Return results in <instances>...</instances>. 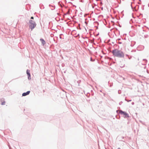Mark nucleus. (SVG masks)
Returning <instances> with one entry per match:
<instances>
[{
	"label": "nucleus",
	"mask_w": 149,
	"mask_h": 149,
	"mask_svg": "<svg viewBox=\"0 0 149 149\" xmlns=\"http://www.w3.org/2000/svg\"><path fill=\"white\" fill-rule=\"evenodd\" d=\"M111 52L114 56L120 58L124 57V54L123 52L121 50L118 49H115L113 50Z\"/></svg>",
	"instance_id": "1"
},
{
	"label": "nucleus",
	"mask_w": 149,
	"mask_h": 149,
	"mask_svg": "<svg viewBox=\"0 0 149 149\" xmlns=\"http://www.w3.org/2000/svg\"><path fill=\"white\" fill-rule=\"evenodd\" d=\"M29 27L30 28L31 30H32L36 26V24L35 22L32 20H30L29 21Z\"/></svg>",
	"instance_id": "2"
},
{
	"label": "nucleus",
	"mask_w": 149,
	"mask_h": 149,
	"mask_svg": "<svg viewBox=\"0 0 149 149\" xmlns=\"http://www.w3.org/2000/svg\"><path fill=\"white\" fill-rule=\"evenodd\" d=\"M119 113L121 115H123L125 116V118H128L129 117L128 114L126 112L123 111L122 110L119 111Z\"/></svg>",
	"instance_id": "3"
},
{
	"label": "nucleus",
	"mask_w": 149,
	"mask_h": 149,
	"mask_svg": "<svg viewBox=\"0 0 149 149\" xmlns=\"http://www.w3.org/2000/svg\"><path fill=\"white\" fill-rule=\"evenodd\" d=\"M30 91H27L26 93H23L22 94V96H25L29 94V93H30Z\"/></svg>",
	"instance_id": "4"
},
{
	"label": "nucleus",
	"mask_w": 149,
	"mask_h": 149,
	"mask_svg": "<svg viewBox=\"0 0 149 149\" xmlns=\"http://www.w3.org/2000/svg\"><path fill=\"white\" fill-rule=\"evenodd\" d=\"M40 41L42 43L43 45H44L46 43L45 41L43 39L41 38L40 39Z\"/></svg>",
	"instance_id": "5"
},
{
	"label": "nucleus",
	"mask_w": 149,
	"mask_h": 149,
	"mask_svg": "<svg viewBox=\"0 0 149 149\" xmlns=\"http://www.w3.org/2000/svg\"><path fill=\"white\" fill-rule=\"evenodd\" d=\"M30 71L28 70H27L26 71V73L28 75H30V73H29Z\"/></svg>",
	"instance_id": "6"
},
{
	"label": "nucleus",
	"mask_w": 149,
	"mask_h": 149,
	"mask_svg": "<svg viewBox=\"0 0 149 149\" xmlns=\"http://www.w3.org/2000/svg\"><path fill=\"white\" fill-rule=\"evenodd\" d=\"M67 10H68V11L66 13V15H69L70 14V11H69V9L68 8L67 9Z\"/></svg>",
	"instance_id": "7"
},
{
	"label": "nucleus",
	"mask_w": 149,
	"mask_h": 149,
	"mask_svg": "<svg viewBox=\"0 0 149 149\" xmlns=\"http://www.w3.org/2000/svg\"><path fill=\"white\" fill-rule=\"evenodd\" d=\"M28 79H31V75L30 74V75H28Z\"/></svg>",
	"instance_id": "8"
},
{
	"label": "nucleus",
	"mask_w": 149,
	"mask_h": 149,
	"mask_svg": "<svg viewBox=\"0 0 149 149\" xmlns=\"http://www.w3.org/2000/svg\"><path fill=\"white\" fill-rule=\"evenodd\" d=\"M5 102H2L1 103V105H4V104H5Z\"/></svg>",
	"instance_id": "9"
},
{
	"label": "nucleus",
	"mask_w": 149,
	"mask_h": 149,
	"mask_svg": "<svg viewBox=\"0 0 149 149\" xmlns=\"http://www.w3.org/2000/svg\"><path fill=\"white\" fill-rule=\"evenodd\" d=\"M131 100H129L128 101H127H127L128 102H130V101H131Z\"/></svg>",
	"instance_id": "10"
},
{
	"label": "nucleus",
	"mask_w": 149,
	"mask_h": 149,
	"mask_svg": "<svg viewBox=\"0 0 149 149\" xmlns=\"http://www.w3.org/2000/svg\"><path fill=\"white\" fill-rule=\"evenodd\" d=\"M31 19H33V17H31Z\"/></svg>",
	"instance_id": "11"
},
{
	"label": "nucleus",
	"mask_w": 149,
	"mask_h": 149,
	"mask_svg": "<svg viewBox=\"0 0 149 149\" xmlns=\"http://www.w3.org/2000/svg\"><path fill=\"white\" fill-rule=\"evenodd\" d=\"M122 103V102H120L119 103V104L120 105Z\"/></svg>",
	"instance_id": "12"
},
{
	"label": "nucleus",
	"mask_w": 149,
	"mask_h": 149,
	"mask_svg": "<svg viewBox=\"0 0 149 149\" xmlns=\"http://www.w3.org/2000/svg\"><path fill=\"white\" fill-rule=\"evenodd\" d=\"M134 102H132V105H133V104H134Z\"/></svg>",
	"instance_id": "13"
},
{
	"label": "nucleus",
	"mask_w": 149,
	"mask_h": 149,
	"mask_svg": "<svg viewBox=\"0 0 149 149\" xmlns=\"http://www.w3.org/2000/svg\"><path fill=\"white\" fill-rule=\"evenodd\" d=\"M92 58H91V61H92Z\"/></svg>",
	"instance_id": "14"
},
{
	"label": "nucleus",
	"mask_w": 149,
	"mask_h": 149,
	"mask_svg": "<svg viewBox=\"0 0 149 149\" xmlns=\"http://www.w3.org/2000/svg\"><path fill=\"white\" fill-rule=\"evenodd\" d=\"M66 24L68 25V22L66 23Z\"/></svg>",
	"instance_id": "15"
},
{
	"label": "nucleus",
	"mask_w": 149,
	"mask_h": 149,
	"mask_svg": "<svg viewBox=\"0 0 149 149\" xmlns=\"http://www.w3.org/2000/svg\"><path fill=\"white\" fill-rule=\"evenodd\" d=\"M112 86V85H110V86L111 87V86Z\"/></svg>",
	"instance_id": "16"
},
{
	"label": "nucleus",
	"mask_w": 149,
	"mask_h": 149,
	"mask_svg": "<svg viewBox=\"0 0 149 149\" xmlns=\"http://www.w3.org/2000/svg\"><path fill=\"white\" fill-rule=\"evenodd\" d=\"M118 149H120V148H118Z\"/></svg>",
	"instance_id": "17"
},
{
	"label": "nucleus",
	"mask_w": 149,
	"mask_h": 149,
	"mask_svg": "<svg viewBox=\"0 0 149 149\" xmlns=\"http://www.w3.org/2000/svg\"><path fill=\"white\" fill-rule=\"evenodd\" d=\"M118 111V110H117V112Z\"/></svg>",
	"instance_id": "18"
}]
</instances>
